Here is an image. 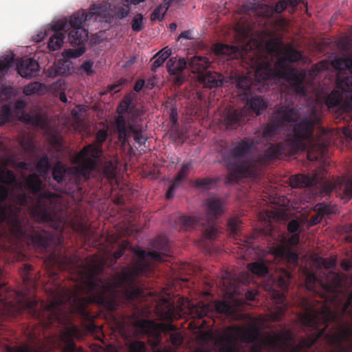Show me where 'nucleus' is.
<instances>
[{"label": "nucleus", "instance_id": "nucleus-1", "mask_svg": "<svg viewBox=\"0 0 352 352\" xmlns=\"http://www.w3.org/2000/svg\"><path fill=\"white\" fill-rule=\"evenodd\" d=\"M306 287L320 299L302 298L301 323L317 331L292 344L280 333L268 339L272 352H352V290L341 276L334 272L324 274L323 279L314 274L306 277Z\"/></svg>", "mask_w": 352, "mask_h": 352}, {"label": "nucleus", "instance_id": "nucleus-2", "mask_svg": "<svg viewBox=\"0 0 352 352\" xmlns=\"http://www.w3.org/2000/svg\"><path fill=\"white\" fill-rule=\"evenodd\" d=\"M150 246L151 251L133 249L137 261L130 266L122 267L120 272H117L110 278L100 277L104 270L102 261L95 260L77 266L79 296H76L74 300L82 320H94V316L87 309L90 303L100 305L108 311L117 309L120 291L129 301L144 297L142 289L138 285V276L148 275L152 261H166L165 257L170 256V245L165 236H158L153 239Z\"/></svg>", "mask_w": 352, "mask_h": 352}, {"label": "nucleus", "instance_id": "nucleus-3", "mask_svg": "<svg viewBox=\"0 0 352 352\" xmlns=\"http://www.w3.org/2000/svg\"><path fill=\"white\" fill-rule=\"evenodd\" d=\"M311 125L306 120L298 123L294 131V138L287 140L283 144L272 145L263 154L256 157L251 153L258 144L253 138H245L236 143L234 146L223 151L221 157L229 171L226 183L238 182L243 177L256 178L261 167L279 157L283 154H294L302 146V140L311 134Z\"/></svg>", "mask_w": 352, "mask_h": 352}, {"label": "nucleus", "instance_id": "nucleus-4", "mask_svg": "<svg viewBox=\"0 0 352 352\" xmlns=\"http://www.w3.org/2000/svg\"><path fill=\"white\" fill-rule=\"evenodd\" d=\"M2 277L3 271L0 268V280ZM4 283L0 282V303L10 309L6 314L8 316L21 314L26 311L38 320L45 328H62L60 330V340L64 345V351L76 352L74 336L77 333L78 329L75 325L71 324L69 312H75L79 315L77 304L74 300L76 296H79L78 288L76 290L63 289L62 293L48 304L39 302L36 299L24 298L20 301L19 307H12L11 302H7L2 294L3 289H6Z\"/></svg>", "mask_w": 352, "mask_h": 352}, {"label": "nucleus", "instance_id": "nucleus-5", "mask_svg": "<svg viewBox=\"0 0 352 352\" xmlns=\"http://www.w3.org/2000/svg\"><path fill=\"white\" fill-rule=\"evenodd\" d=\"M303 120H306L311 125L310 135L302 140V145L298 148L295 153L283 154L279 157L283 155L291 156L296 154L300 151H307L308 160L317 161L322 157L326 146L324 143L316 142L314 138V128L320 122V116L318 111L314 109H312L307 116L300 118L299 111L297 109L282 106L275 113L272 121L265 126L262 133L263 138L266 141H274L282 126L287 123H294L292 130L288 133L285 140L277 144H271L270 146L283 144L287 140L294 138V128Z\"/></svg>", "mask_w": 352, "mask_h": 352}, {"label": "nucleus", "instance_id": "nucleus-6", "mask_svg": "<svg viewBox=\"0 0 352 352\" xmlns=\"http://www.w3.org/2000/svg\"><path fill=\"white\" fill-rule=\"evenodd\" d=\"M266 49L272 55L278 56L275 63L272 61L261 60L254 72L256 86L261 85V82H274L283 79L291 85L296 94L305 96L307 90L305 85L306 73L298 71L289 65V61L283 52V44L277 39H270L266 43Z\"/></svg>", "mask_w": 352, "mask_h": 352}, {"label": "nucleus", "instance_id": "nucleus-7", "mask_svg": "<svg viewBox=\"0 0 352 352\" xmlns=\"http://www.w3.org/2000/svg\"><path fill=\"white\" fill-rule=\"evenodd\" d=\"M30 199L29 195L22 192L18 194L12 203H8V205L19 207L16 217L20 224L17 228L16 227V229L10 225H2L0 230V245L4 241H8L9 244L4 245L6 249L15 245L14 241H25L28 245L31 244L34 248L41 250L46 249L54 242L52 233L35 228L30 223L25 212L23 211L22 208L28 206Z\"/></svg>", "mask_w": 352, "mask_h": 352}, {"label": "nucleus", "instance_id": "nucleus-8", "mask_svg": "<svg viewBox=\"0 0 352 352\" xmlns=\"http://www.w3.org/2000/svg\"><path fill=\"white\" fill-rule=\"evenodd\" d=\"M110 18L109 7L106 3H95L88 13L84 10L74 12L69 19L65 18L55 22L56 30H64L66 33L69 30L68 38L72 45L80 46L77 50H69L65 52L68 58H78L85 52L83 46L88 38V31L83 27L85 21H105Z\"/></svg>", "mask_w": 352, "mask_h": 352}, {"label": "nucleus", "instance_id": "nucleus-9", "mask_svg": "<svg viewBox=\"0 0 352 352\" xmlns=\"http://www.w3.org/2000/svg\"><path fill=\"white\" fill-rule=\"evenodd\" d=\"M99 148L94 146H86L76 157L78 165L67 168L61 162H57L52 169L53 179L58 184L69 185V189L78 187L82 182L88 180L91 173L98 168L96 160L90 157H98Z\"/></svg>", "mask_w": 352, "mask_h": 352}, {"label": "nucleus", "instance_id": "nucleus-10", "mask_svg": "<svg viewBox=\"0 0 352 352\" xmlns=\"http://www.w3.org/2000/svg\"><path fill=\"white\" fill-rule=\"evenodd\" d=\"M206 213L202 216L179 215L175 222L180 230H188L201 226L204 239L214 240L218 235L216 220L224 212L225 202L220 198H208L206 202Z\"/></svg>", "mask_w": 352, "mask_h": 352}, {"label": "nucleus", "instance_id": "nucleus-11", "mask_svg": "<svg viewBox=\"0 0 352 352\" xmlns=\"http://www.w3.org/2000/svg\"><path fill=\"white\" fill-rule=\"evenodd\" d=\"M27 188L36 197V202L32 209V215L43 222L54 221L60 207V197L54 192H41L43 183L39 176L33 173L25 181Z\"/></svg>", "mask_w": 352, "mask_h": 352}, {"label": "nucleus", "instance_id": "nucleus-12", "mask_svg": "<svg viewBox=\"0 0 352 352\" xmlns=\"http://www.w3.org/2000/svg\"><path fill=\"white\" fill-rule=\"evenodd\" d=\"M289 182L293 188H305L320 184V192L322 196H328L331 192L335 191L344 202L349 201L352 197V176L339 179L333 182L329 180L323 181L320 173L298 174L291 176Z\"/></svg>", "mask_w": 352, "mask_h": 352}, {"label": "nucleus", "instance_id": "nucleus-13", "mask_svg": "<svg viewBox=\"0 0 352 352\" xmlns=\"http://www.w3.org/2000/svg\"><path fill=\"white\" fill-rule=\"evenodd\" d=\"M198 80L205 87L212 89L223 85L225 83L235 85L238 89L247 91L252 85L251 78L245 74L234 72L229 77L215 72H207L198 76Z\"/></svg>", "mask_w": 352, "mask_h": 352}, {"label": "nucleus", "instance_id": "nucleus-14", "mask_svg": "<svg viewBox=\"0 0 352 352\" xmlns=\"http://www.w3.org/2000/svg\"><path fill=\"white\" fill-rule=\"evenodd\" d=\"M116 127L118 134V138L120 142L125 144L130 136V133L134 134V140L140 145H143L146 141V138L143 137V124L142 119L134 121L133 119L130 124L124 116H118L116 119Z\"/></svg>", "mask_w": 352, "mask_h": 352}, {"label": "nucleus", "instance_id": "nucleus-15", "mask_svg": "<svg viewBox=\"0 0 352 352\" xmlns=\"http://www.w3.org/2000/svg\"><path fill=\"white\" fill-rule=\"evenodd\" d=\"M270 236H272L274 241L272 244H269V252L274 256L275 259L283 261L288 264L297 265L298 264L299 256L296 251L292 250L289 247L280 245L279 235L274 232L270 229Z\"/></svg>", "mask_w": 352, "mask_h": 352}, {"label": "nucleus", "instance_id": "nucleus-16", "mask_svg": "<svg viewBox=\"0 0 352 352\" xmlns=\"http://www.w3.org/2000/svg\"><path fill=\"white\" fill-rule=\"evenodd\" d=\"M232 309L228 302L225 301H217L205 304L199 302L192 307V313L194 316L202 318L205 316L212 317L214 314H221L226 316L231 314Z\"/></svg>", "mask_w": 352, "mask_h": 352}, {"label": "nucleus", "instance_id": "nucleus-17", "mask_svg": "<svg viewBox=\"0 0 352 352\" xmlns=\"http://www.w3.org/2000/svg\"><path fill=\"white\" fill-rule=\"evenodd\" d=\"M251 78L252 85L251 87H250L247 91H244L242 89H240L241 90L242 94L245 95H250L251 96L252 94L255 90H258L259 91H262L263 89H267V87L266 86H268V82H261V85L256 86L255 84L256 83V81L255 80V76H254V79L252 77L247 74ZM246 106L250 109V112L252 113H255L256 116H259L261 113V111L266 109L267 105L265 104V102L261 96H256L252 97L250 96V98H248Z\"/></svg>", "mask_w": 352, "mask_h": 352}, {"label": "nucleus", "instance_id": "nucleus-18", "mask_svg": "<svg viewBox=\"0 0 352 352\" xmlns=\"http://www.w3.org/2000/svg\"><path fill=\"white\" fill-rule=\"evenodd\" d=\"M133 94L130 93L126 94L120 102L117 108V112L119 116H122V115L128 113L127 124H130L133 119L134 121L141 119V117L144 115V111L140 108H137L135 105L133 104Z\"/></svg>", "mask_w": 352, "mask_h": 352}, {"label": "nucleus", "instance_id": "nucleus-19", "mask_svg": "<svg viewBox=\"0 0 352 352\" xmlns=\"http://www.w3.org/2000/svg\"><path fill=\"white\" fill-rule=\"evenodd\" d=\"M245 111L233 108H226L223 122L227 129H236L241 123L246 120Z\"/></svg>", "mask_w": 352, "mask_h": 352}, {"label": "nucleus", "instance_id": "nucleus-20", "mask_svg": "<svg viewBox=\"0 0 352 352\" xmlns=\"http://www.w3.org/2000/svg\"><path fill=\"white\" fill-rule=\"evenodd\" d=\"M38 62L31 58L23 57L17 64L18 73L23 78H31L36 76L39 71Z\"/></svg>", "mask_w": 352, "mask_h": 352}, {"label": "nucleus", "instance_id": "nucleus-21", "mask_svg": "<svg viewBox=\"0 0 352 352\" xmlns=\"http://www.w3.org/2000/svg\"><path fill=\"white\" fill-rule=\"evenodd\" d=\"M188 65L192 72L199 76L204 74V72L210 67L211 61L206 56L196 55L190 58Z\"/></svg>", "mask_w": 352, "mask_h": 352}, {"label": "nucleus", "instance_id": "nucleus-22", "mask_svg": "<svg viewBox=\"0 0 352 352\" xmlns=\"http://www.w3.org/2000/svg\"><path fill=\"white\" fill-rule=\"evenodd\" d=\"M212 50L217 56H226L230 58H238L241 56L239 48L235 45L217 43L213 45Z\"/></svg>", "mask_w": 352, "mask_h": 352}, {"label": "nucleus", "instance_id": "nucleus-23", "mask_svg": "<svg viewBox=\"0 0 352 352\" xmlns=\"http://www.w3.org/2000/svg\"><path fill=\"white\" fill-rule=\"evenodd\" d=\"M247 268L252 274L259 277H265L270 273L267 260L263 258L248 263Z\"/></svg>", "mask_w": 352, "mask_h": 352}, {"label": "nucleus", "instance_id": "nucleus-24", "mask_svg": "<svg viewBox=\"0 0 352 352\" xmlns=\"http://www.w3.org/2000/svg\"><path fill=\"white\" fill-rule=\"evenodd\" d=\"M52 30L54 34L50 38L48 47L50 50L56 51L61 47L65 38V33L64 30H56L55 23L52 25Z\"/></svg>", "mask_w": 352, "mask_h": 352}, {"label": "nucleus", "instance_id": "nucleus-25", "mask_svg": "<svg viewBox=\"0 0 352 352\" xmlns=\"http://www.w3.org/2000/svg\"><path fill=\"white\" fill-rule=\"evenodd\" d=\"M186 66L187 62L184 58L177 59L176 57H172L166 63V68L170 75L182 73Z\"/></svg>", "mask_w": 352, "mask_h": 352}, {"label": "nucleus", "instance_id": "nucleus-26", "mask_svg": "<svg viewBox=\"0 0 352 352\" xmlns=\"http://www.w3.org/2000/svg\"><path fill=\"white\" fill-rule=\"evenodd\" d=\"M183 309L181 307H176L173 303H168L166 309L162 311V316L166 320L173 322L182 317Z\"/></svg>", "mask_w": 352, "mask_h": 352}, {"label": "nucleus", "instance_id": "nucleus-27", "mask_svg": "<svg viewBox=\"0 0 352 352\" xmlns=\"http://www.w3.org/2000/svg\"><path fill=\"white\" fill-rule=\"evenodd\" d=\"M272 296L277 305L278 312L276 318H278L282 316L287 309V305L285 302L286 297L283 293L275 290L273 291Z\"/></svg>", "mask_w": 352, "mask_h": 352}, {"label": "nucleus", "instance_id": "nucleus-28", "mask_svg": "<svg viewBox=\"0 0 352 352\" xmlns=\"http://www.w3.org/2000/svg\"><path fill=\"white\" fill-rule=\"evenodd\" d=\"M239 326H230L226 329L223 338L226 343V346L236 344L239 341Z\"/></svg>", "mask_w": 352, "mask_h": 352}, {"label": "nucleus", "instance_id": "nucleus-29", "mask_svg": "<svg viewBox=\"0 0 352 352\" xmlns=\"http://www.w3.org/2000/svg\"><path fill=\"white\" fill-rule=\"evenodd\" d=\"M239 341L244 343H252L258 338V331L253 328L244 329L239 327Z\"/></svg>", "mask_w": 352, "mask_h": 352}, {"label": "nucleus", "instance_id": "nucleus-30", "mask_svg": "<svg viewBox=\"0 0 352 352\" xmlns=\"http://www.w3.org/2000/svg\"><path fill=\"white\" fill-rule=\"evenodd\" d=\"M171 53V50L169 49L168 47H164L159 52H157L154 56V58H155V60H154L152 65V71L155 72L157 68L161 67L165 62V60L170 56Z\"/></svg>", "mask_w": 352, "mask_h": 352}, {"label": "nucleus", "instance_id": "nucleus-31", "mask_svg": "<svg viewBox=\"0 0 352 352\" xmlns=\"http://www.w3.org/2000/svg\"><path fill=\"white\" fill-rule=\"evenodd\" d=\"M292 278L290 272L284 270L277 277L274 278L276 285L283 291H287L289 287V280Z\"/></svg>", "mask_w": 352, "mask_h": 352}, {"label": "nucleus", "instance_id": "nucleus-32", "mask_svg": "<svg viewBox=\"0 0 352 352\" xmlns=\"http://www.w3.org/2000/svg\"><path fill=\"white\" fill-rule=\"evenodd\" d=\"M342 100V92L340 90H333L327 97L325 103L329 108H331L340 105Z\"/></svg>", "mask_w": 352, "mask_h": 352}, {"label": "nucleus", "instance_id": "nucleus-33", "mask_svg": "<svg viewBox=\"0 0 352 352\" xmlns=\"http://www.w3.org/2000/svg\"><path fill=\"white\" fill-rule=\"evenodd\" d=\"M45 85L40 82H34L26 85L23 89V93L26 96L32 94L41 95L44 93Z\"/></svg>", "mask_w": 352, "mask_h": 352}, {"label": "nucleus", "instance_id": "nucleus-34", "mask_svg": "<svg viewBox=\"0 0 352 352\" xmlns=\"http://www.w3.org/2000/svg\"><path fill=\"white\" fill-rule=\"evenodd\" d=\"M107 138V131L105 130H99L97 132L96 136V143L91 144L88 145V146H94L97 148H99L100 152H99L98 157H90L91 159L96 160V162L97 163H98L97 160H98L100 158V157L101 156V154H102V145L106 141Z\"/></svg>", "mask_w": 352, "mask_h": 352}, {"label": "nucleus", "instance_id": "nucleus-35", "mask_svg": "<svg viewBox=\"0 0 352 352\" xmlns=\"http://www.w3.org/2000/svg\"><path fill=\"white\" fill-rule=\"evenodd\" d=\"M283 52L286 55L289 63H296L302 57L301 53L299 51L295 50L292 45H289L284 49L283 48Z\"/></svg>", "mask_w": 352, "mask_h": 352}, {"label": "nucleus", "instance_id": "nucleus-36", "mask_svg": "<svg viewBox=\"0 0 352 352\" xmlns=\"http://www.w3.org/2000/svg\"><path fill=\"white\" fill-rule=\"evenodd\" d=\"M12 119V112L9 104H4L0 109V126L10 122Z\"/></svg>", "mask_w": 352, "mask_h": 352}, {"label": "nucleus", "instance_id": "nucleus-37", "mask_svg": "<svg viewBox=\"0 0 352 352\" xmlns=\"http://www.w3.org/2000/svg\"><path fill=\"white\" fill-rule=\"evenodd\" d=\"M36 168L41 175H46L48 173L50 168V164L49 157L46 154L43 155L39 159L36 165Z\"/></svg>", "mask_w": 352, "mask_h": 352}, {"label": "nucleus", "instance_id": "nucleus-38", "mask_svg": "<svg viewBox=\"0 0 352 352\" xmlns=\"http://www.w3.org/2000/svg\"><path fill=\"white\" fill-rule=\"evenodd\" d=\"M217 180L208 177L197 178L194 182L195 187L201 188L204 190H210L212 186L217 183Z\"/></svg>", "mask_w": 352, "mask_h": 352}, {"label": "nucleus", "instance_id": "nucleus-39", "mask_svg": "<svg viewBox=\"0 0 352 352\" xmlns=\"http://www.w3.org/2000/svg\"><path fill=\"white\" fill-rule=\"evenodd\" d=\"M116 166L111 162H104L102 173L109 180H113L116 177Z\"/></svg>", "mask_w": 352, "mask_h": 352}, {"label": "nucleus", "instance_id": "nucleus-40", "mask_svg": "<svg viewBox=\"0 0 352 352\" xmlns=\"http://www.w3.org/2000/svg\"><path fill=\"white\" fill-rule=\"evenodd\" d=\"M0 182L4 184L12 185L16 183V176L12 170H0Z\"/></svg>", "mask_w": 352, "mask_h": 352}, {"label": "nucleus", "instance_id": "nucleus-41", "mask_svg": "<svg viewBox=\"0 0 352 352\" xmlns=\"http://www.w3.org/2000/svg\"><path fill=\"white\" fill-rule=\"evenodd\" d=\"M192 164L191 162L183 164L181 169L177 173V175L174 178L175 180L182 184L184 181L190 173V170L192 168Z\"/></svg>", "mask_w": 352, "mask_h": 352}, {"label": "nucleus", "instance_id": "nucleus-42", "mask_svg": "<svg viewBox=\"0 0 352 352\" xmlns=\"http://www.w3.org/2000/svg\"><path fill=\"white\" fill-rule=\"evenodd\" d=\"M241 221L237 217L231 218L228 223V230L230 232V234L235 236L239 235L240 232Z\"/></svg>", "mask_w": 352, "mask_h": 352}, {"label": "nucleus", "instance_id": "nucleus-43", "mask_svg": "<svg viewBox=\"0 0 352 352\" xmlns=\"http://www.w3.org/2000/svg\"><path fill=\"white\" fill-rule=\"evenodd\" d=\"M167 12V8H164L160 5L156 7L151 14V20L152 21H162L164 19V15Z\"/></svg>", "mask_w": 352, "mask_h": 352}, {"label": "nucleus", "instance_id": "nucleus-44", "mask_svg": "<svg viewBox=\"0 0 352 352\" xmlns=\"http://www.w3.org/2000/svg\"><path fill=\"white\" fill-rule=\"evenodd\" d=\"M143 15L137 14L131 21L132 30L135 32H140L144 28Z\"/></svg>", "mask_w": 352, "mask_h": 352}, {"label": "nucleus", "instance_id": "nucleus-45", "mask_svg": "<svg viewBox=\"0 0 352 352\" xmlns=\"http://www.w3.org/2000/svg\"><path fill=\"white\" fill-rule=\"evenodd\" d=\"M132 246L129 241H122L118 247V249L115 251L113 253V258L115 260L120 258L122 256H123L124 252L127 249H131Z\"/></svg>", "mask_w": 352, "mask_h": 352}, {"label": "nucleus", "instance_id": "nucleus-46", "mask_svg": "<svg viewBox=\"0 0 352 352\" xmlns=\"http://www.w3.org/2000/svg\"><path fill=\"white\" fill-rule=\"evenodd\" d=\"M146 346L142 341H135L131 343L129 347V352H146Z\"/></svg>", "mask_w": 352, "mask_h": 352}, {"label": "nucleus", "instance_id": "nucleus-47", "mask_svg": "<svg viewBox=\"0 0 352 352\" xmlns=\"http://www.w3.org/2000/svg\"><path fill=\"white\" fill-rule=\"evenodd\" d=\"M77 231L85 239H90L92 237V232L86 223H80L77 228Z\"/></svg>", "mask_w": 352, "mask_h": 352}, {"label": "nucleus", "instance_id": "nucleus-48", "mask_svg": "<svg viewBox=\"0 0 352 352\" xmlns=\"http://www.w3.org/2000/svg\"><path fill=\"white\" fill-rule=\"evenodd\" d=\"M180 185L181 184L175 180L174 179L171 180V184L170 185L166 193V198L167 199H173L175 196L177 189L179 188Z\"/></svg>", "mask_w": 352, "mask_h": 352}, {"label": "nucleus", "instance_id": "nucleus-49", "mask_svg": "<svg viewBox=\"0 0 352 352\" xmlns=\"http://www.w3.org/2000/svg\"><path fill=\"white\" fill-rule=\"evenodd\" d=\"M287 230L292 234L300 233V225L298 220L293 219L290 221L287 224Z\"/></svg>", "mask_w": 352, "mask_h": 352}, {"label": "nucleus", "instance_id": "nucleus-50", "mask_svg": "<svg viewBox=\"0 0 352 352\" xmlns=\"http://www.w3.org/2000/svg\"><path fill=\"white\" fill-rule=\"evenodd\" d=\"M170 340L173 346L177 347L183 343V336L180 333L173 332L170 335Z\"/></svg>", "mask_w": 352, "mask_h": 352}, {"label": "nucleus", "instance_id": "nucleus-51", "mask_svg": "<svg viewBox=\"0 0 352 352\" xmlns=\"http://www.w3.org/2000/svg\"><path fill=\"white\" fill-rule=\"evenodd\" d=\"M130 12V8L129 5H124L123 6H120L117 9L116 15L120 19H122L127 16Z\"/></svg>", "mask_w": 352, "mask_h": 352}, {"label": "nucleus", "instance_id": "nucleus-52", "mask_svg": "<svg viewBox=\"0 0 352 352\" xmlns=\"http://www.w3.org/2000/svg\"><path fill=\"white\" fill-rule=\"evenodd\" d=\"M8 352H40L38 350L33 348L31 346L25 345L21 347L12 348L9 347L8 349Z\"/></svg>", "mask_w": 352, "mask_h": 352}, {"label": "nucleus", "instance_id": "nucleus-53", "mask_svg": "<svg viewBox=\"0 0 352 352\" xmlns=\"http://www.w3.org/2000/svg\"><path fill=\"white\" fill-rule=\"evenodd\" d=\"M67 63L65 61H58L56 65V75H65L68 73L69 69L67 65H65Z\"/></svg>", "mask_w": 352, "mask_h": 352}, {"label": "nucleus", "instance_id": "nucleus-54", "mask_svg": "<svg viewBox=\"0 0 352 352\" xmlns=\"http://www.w3.org/2000/svg\"><path fill=\"white\" fill-rule=\"evenodd\" d=\"M322 264L326 270H335L336 267V259L335 258H324Z\"/></svg>", "mask_w": 352, "mask_h": 352}, {"label": "nucleus", "instance_id": "nucleus-55", "mask_svg": "<svg viewBox=\"0 0 352 352\" xmlns=\"http://www.w3.org/2000/svg\"><path fill=\"white\" fill-rule=\"evenodd\" d=\"M162 340V335L160 332L153 331L152 332V340H149L150 344L153 347H157Z\"/></svg>", "mask_w": 352, "mask_h": 352}, {"label": "nucleus", "instance_id": "nucleus-56", "mask_svg": "<svg viewBox=\"0 0 352 352\" xmlns=\"http://www.w3.org/2000/svg\"><path fill=\"white\" fill-rule=\"evenodd\" d=\"M288 3L285 0H281L276 3L274 8V11L276 13L280 14L287 8Z\"/></svg>", "mask_w": 352, "mask_h": 352}, {"label": "nucleus", "instance_id": "nucleus-57", "mask_svg": "<svg viewBox=\"0 0 352 352\" xmlns=\"http://www.w3.org/2000/svg\"><path fill=\"white\" fill-rule=\"evenodd\" d=\"M169 118L170 121L173 123V124H176L177 123V109L175 106H173V104H171V107L170 109Z\"/></svg>", "mask_w": 352, "mask_h": 352}, {"label": "nucleus", "instance_id": "nucleus-58", "mask_svg": "<svg viewBox=\"0 0 352 352\" xmlns=\"http://www.w3.org/2000/svg\"><path fill=\"white\" fill-rule=\"evenodd\" d=\"M93 65H94L93 61L87 60L82 64L80 68L83 71H85L87 73V74L91 75L94 74V71L92 69Z\"/></svg>", "mask_w": 352, "mask_h": 352}, {"label": "nucleus", "instance_id": "nucleus-59", "mask_svg": "<svg viewBox=\"0 0 352 352\" xmlns=\"http://www.w3.org/2000/svg\"><path fill=\"white\" fill-rule=\"evenodd\" d=\"M316 209L318 210V212L322 215V217L330 213V208L329 206L324 204H318L316 206Z\"/></svg>", "mask_w": 352, "mask_h": 352}, {"label": "nucleus", "instance_id": "nucleus-60", "mask_svg": "<svg viewBox=\"0 0 352 352\" xmlns=\"http://www.w3.org/2000/svg\"><path fill=\"white\" fill-rule=\"evenodd\" d=\"M300 234L299 232L292 234L287 240L288 244L291 246H296L300 241Z\"/></svg>", "mask_w": 352, "mask_h": 352}, {"label": "nucleus", "instance_id": "nucleus-61", "mask_svg": "<svg viewBox=\"0 0 352 352\" xmlns=\"http://www.w3.org/2000/svg\"><path fill=\"white\" fill-rule=\"evenodd\" d=\"M322 219V215H320V214H319L318 212L317 214H316L311 217V218L310 219V220L308 222V226H314L315 225H317L318 223H319L321 221Z\"/></svg>", "mask_w": 352, "mask_h": 352}, {"label": "nucleus", "instance_id": "nucleus-62", "mask_svg": "<svg viewBox=\"0 0 352 352\" xmlns=\"http://www.w3.org/2000/svg\"><path fill=\"white\" fill-rule=\"evenodd\" d=\"M340 61L342 63L346 69H348L351 74H352V56H349L347 58L340 59Z\"/></svg>", "mask_w": 352, "mask_h": 352}, {"label": "nucleus", "instance_id": "nucleus-63", "mask_svg": "<svg viewBox=\"0 0 352 352\" xmlns=\"http://www.w3.org/2000/svg\"><path fill=\"white\" fill-rule=\"evenodd\" d=\"M25 120L27 122L31 123L36 126L41 125L42 122V120L39 116H28V118Z\"/></svg>", "mask_w": 352, "mask_h": 352}, {"label": "nucleus", "instance_id": "nucleus-64", "mask_svg": "<svg viewBox=\"0 0 352 352\" xmlns=\"http://www.w3.org/2000/svg\"><path fill=\"white\" fill-rule=\"evenodd\" d=\"M145 85V81L143 79L138 80L134 85V91L136 92H140Z\"/></svg>", "mask_w": 352, "mask_h": 352}]
</instances>
